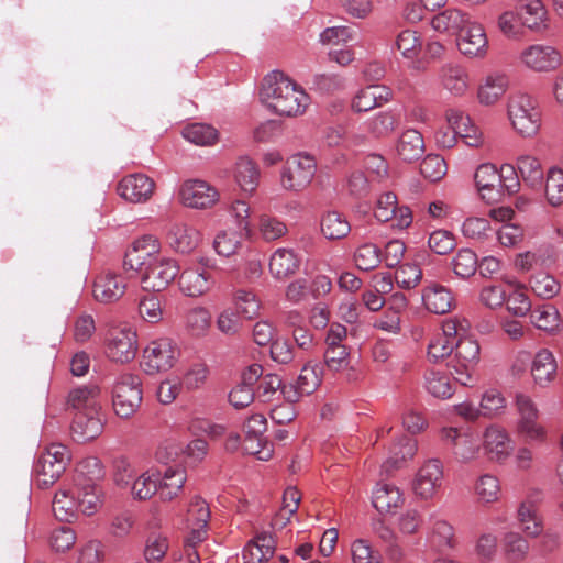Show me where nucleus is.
<instances>
[{
	"label": "nucleus",
	"instance_id": "obj_24",
	"mask_svg": "<svg viewBox=\"0 0 563 563\" xmlns=\"http://www.w3.org/2000/svg\"><path fill=\"white\" fill-rule=\"evenodd\" d=\"M103 430V421L99 412H76L70 427L71 437L78 443L97 439Z\"/></svg>",
	"mask_w": 563,
	"mask_h": 563
},
{
	"label": "nucleus",
	"instance_id": "obj_14",
	"mask_svg": "<svg viewBox=\"0 0 563 563\" xmlns=\"http://www.w3.org/2000/svg\"><path fill=\"white\" fill-rule=\"evenodd\" d=\"M179 201L191 209H210L220 198L218 190L200 179L186 180L179 188Z\"/></svg>",
	"mask_w": 563,
	"mask_h": 563
},
{
	"label": "nucleus",
	"instance_id": "obj_36",
	"mask_svg": "<svg viewBox=\"0 0 563 563\" xmlns=\"http://www.w3.org/2000/svg\"><path fill=\"white\" fill-rule=\"evenodd\" d=\"M275 551V540L272 534L260 533L251 540L242 552L244 563H263L269 560Z\"/></svg>",
	"mask_w": 563,
	"mask_h": 563
},
{
	"label": "nucleus",
	"instance_id": "obj_27",
	"mask_svg": "<svg viewBox=\"0 0 563 563\" xmlns=\"http://www.w3.org/2000/svg\"><path fill=\"white\" fill-rule=\"evenodd\" d=\"M159 474L158 496L163 501H169L176 498L183 490L187 478L186 470L179 465L167 466Z\"/></svg>",
	"mask_w": 563,
	"mask_h": 563
},
{
	"label": "nucleus",
	"instance_id": "obj_5",
	"mask_svg": "<svg viewBox=\"0 0 563 563\" xmlns=\"http://www.w3.org/2000/svg\"><path fill=\"white\" fill-rule=\"evenodd\" d=\"M508 117L514 129L525 137L537 134L541 125V113L536 101L526 93L509 97Z\"/></svg>",
	"mask_w": 563,
	"mask_h": 563
},
{
	"label": "nucleus",
	"instance_id": "obj_37",
	"mask_svg": "<svg viewBox=\"0 0 563 563\" xmlns=\"http://www.w3.org/2000/svg\"><path fill=\"white\" fill-rule=\"evenodd\" d=\"M441 85L454 96H463L468 89V74L460 65L445 64L440 70Z\"/></svg>",
	"mask_w": 563,
	"mask_h": 563
},
{
	"label": "nucleus",
	"instance_id": "obj_43",
	"mask_svg": "<svg viewBox=\"0 0 563 563\" xmlns=\"http://www.w3.org/2000/svg\"><path fill=\"white\" fill-rule=\"evenodd\" d=\"M429 542L438 552L455 549L457 539L453 526L445 520H435L431 528Z\"/></svg>",
	"mask_w": 563,
	"mask_h": 563
},
{
	"label": "nucleus",
	"instance_id": "obj_12",
	"mask_svg": "<svg viewBox=\"0 0 563 563\" xmlns=\"http://www.w3.org/2000/svg\"><path fill=\"white\" fill-rule=\"evenodd\" d=\"M441 438L459 463L468 464L479 456L481 444L471 433L450 427L441 430Z\"/></svg>",
	"mask_w": 563,
	"mask_h": 563
},
{
	"label": "nucleus",
	"instance_id": "obj_3",
	"mask_svg": "<svg viewBox=\"0 0 563 563\" xmlns=\"http://www.w3.org/2000/svg\"><path fill=\"white\" fill-rule=\"evenodd\" d=\"M134 272L141 273L143 290L159 292L179 274V265L176 260L168 257L147 258L142 263V268L129 269L128 277H132Z\"/></svg>",
	"mask_w": 563,
	"mask_h": 563
},
{
	"label": "nucleus",
	"instance_id": "obj_52",
	"mask_svg": "<svg viewBox=\"0 0 563 563\" xmlns=\"http://www.w3.org/2000/svg\"><path fill=\"white\" fill-rule=\"evenodd\" d=\"M424 387L435 398L446 399L454 394L450 377L439 371H427L424 374Z\"/></svg>",
	"mask_w": 563,
	"mask_h": 563
},
{
	"label": "nucleus",
	"instance_id": "obj_45",
	"mask_svg": "<svg viewBox=\"0 0 563 563\" xmlns=\"http://www.w3.org/2000/svg\"><path fill=\"white\" fill-rule=\"evenodd\" d=\"M322 376L323 365L319 362H308L298 377L296 395L312 394L320 386Z\"/></svg>",
	"mask_w": 563,
	"mask_h": 563
},
{
	"label": "nucleus",
	"instance_id": "obj_17",
	"mask_svg": "<svg viewBox=\"0 0 563 563\" xmlns=\"http://www.w3.org/2000/svg\"><path fill=\"white\" fill-rule=\"evenodd\" d=\"M459 51L471 58H483L488 52V38L484 26L473 21L457 34Z\"/></svg>",
	"mask_w": 563,
	"mask_h": 563
},
{
	"label": "nucleus",
	"instance_id": "obj_18",
	"mask_svg": "<svg viewBox=\"0 0 563 563\" xmlns=\"http://www.w3.org/2000/svg\"><path fill=\"white\" fill-rule=\"evenodd\" d=\"M442 481L443 465L441 461L429 460L419 468L413 482V490L420 498L430 499L440 489Z\"/></svg>",
	"mask_w": 563,
	"mask_h": 563
},
{
	"label": "nucleus",
	"instance_id": "obj_21",
	"mask_svg": "<svg viewBox=\"0 0 563 563\" xmlns=\"http://www.w3.org/2000/svg\"><path fill=\"white\" fill-rule=\"evenodd\" d=\"M154 181L144 174L125 176L118 184V194L126 201L137 203L148 200L154 191Z\"/></svg>",
	"mask_w": 563,
	"mask_h": 563
},
{
	"label": "nucleus",
	"instance_id": "obj_57",
	"mask_svg": "<svg viewBox=\"0 0 563 563\" xmlns=\"http://www.w3.org/2000/svg\"><path fill=\"white\" fill-rule=\"evenodd\" d=\"M518 520L522 530L530 537H538L542 531V521L537 516L534 506L530 499L521 503L518 509Z\"/></svg>",
	"mask_w": 563,
	"mask_h": 563
},
{
	"label": "nucleus",
	"instance_id": "obj_32",
	"mask_svg": "<svg viewBox=\"0 0 563 563\" xmlns=\"http://www.w3.org/2000/svg\"><path fill=\"white\" fill-rule=\"evenodd\" d=\"M424 307L437 314H444L451 311L454 306V298L451 291L437 283H430L422 291Z\"/></svg>",
	"mask_w": 563,
	"mask_h": 563
},
{
	"label": "nucleus",
	"instance_id": "obj_31",
	"mask_svg": "<svg viewBox=\"0 0 563 563\" xmlns=\"http://www.w3.org/2000/svg\"><path fill=\"white\" fill-rule=\"evenodd\" d=\"M210 518V510L205 500L195 497L188 508L187 521L190 528L189 540L201 542L207 534V525Z\"/></svg>",
	"mask_w": 563,
	"mask_h": 563
},
{
	"label": "nucleus",
	"instance_id": "obj_53",
	"mask_svg": "<svg viewBox=\"0 0 563 563\" xmlns=\"http://www.w3.org/2000/svg\"><path fill=\"white\" fill-rule=\"evenodd\" d=\"M257 229L261 238L265 242H274L288 232V228L284 221L275 216L263 213L258 217Z\"/></svg>",
	"mask_w": 563,
	"mask_h": 563
},
{
	"label": "nucleus",
	"instance_id": "obj_61",
	"mask_svg": "<svg viewBox=\"0 0 563 563\" xmlns=\"http://www.w3.org/2000/svg\"><path fill=\"white\" fill-rule=\"evenodd\" d=\"M354 261L360 269L371 271L379 265L383 261V256L377 245L364 243L355 251Z\"/></svg>",
	"mask_w": 563,
	"mask_h": 563
},
{
	"label": "nucleus",
	"instance_id": "obj_33",
	"mask_svg": "<svg viewBox=\"0 0 563 563\" xmlns=\"http://www.w3.org/2000/svg\"><path fill=\"white\" fill-rule=\"evenodd\" d=\"M483 445L486 455L492 461L506 459L512 450L506 431L496 426L486 429Z\"/></svg>",
	"mask_w": 563,
	"mask_h": 563
},
{
	"label": "nucleus",
	"instance_id": "obj_29",
	"mask_svg": "<svg viewBox=\"0 0 563 563\" xmlns=\"http://www.w3.org/2000/svg\"><path fill=\"white\" fill-rule=\"evenodd\" d=\"M445 117L449 125L455 130L457 136L463 139L467 146L478 147L482 144L483 140L481 131L463 111L449 109Z\"/></svg>",
	"mask_w": 563,
	"mask_h": 563
},
{
	"label": "nucleus",
	"instance_id": "obj_22",
	"mask_svg": "<svg viewBox=\"0 0 563 563\" xmlns=\"http://www.w3.org/2000/svg\"><path fill=\"white\" fill-rule=\"evenodd\" d=\"M501 176L494 164H481L474 174L476 188L483 200L497 201L501 197Z\"/></svg>",
	"mask_w": 563,
	"mask_h": 563
},
{
	"label": "nucleus",
	"instance_id": "obj_62",
	"mask_svg": "<svg viewBox=\"0 0 563 563\" xmlns=\"http://www.w3.org/2000/svg\"><path fill=\"white\" fill-rule=\"evenodd\" d=\"M211 323L210 312L202 307L189 310L186 314V329L194 336H202L207 333Z\"/></svg>",
	"mask_w": 563,
	"mask_h": 563
},
{
	"label": "nucleus",
	"instance_id": "obj_35",
	"mask_svg": "<svg viewBox=\"0 0 563 563\" xmlns=\"http://www.w3.org/2000/svg\"><path fill=\"white\" fill-rule=\"evenodd\" d=\"M520 19L531 31L541 32L548 29V11L541 0H520Z\"/></svg>",
	"mask_w": 563,
	"mask_h": 563
},
{
	"label": "nucleus",
	"instance_id": "obj_64",
	"mask_svg": "<svg viewBox=\"0 0 563 563\" xmlns=\"http://www.w3.org/2000/svg\"><path fill=\"white\" fill-rule=\"evenodd\" d=\"M399 117L390 111L376 114L368 122V130L377 137L389 135L398 125Z\"/></svg>",
	"mask_w": 563,
	"mask_h": 563
},
{
	"label": "nucleus",
	"instance_id": "obj_38",
	"mask_svg": "<svg viewBox=\"0 0 563 563\" xmlns=\"http://www.w3.org/2000/svg\"><path fill=\"white\" fill-rule=\"evenodd\" d=\"M397 154L404 162H413L419 159L424 153V141L422 134L408 129L400 135L397 142Z\"/></svg>",
	"mask_w": 563,
	"mask_h": 563
},
{
	"label": "nucleus",
	"instance_id": "obj_48",
	"mask_svg": "<svg viewBox=\"0 0 563 563\" xmlns=\"http://www.w3.org/2000/svg\"><path fill=\"white\" fill-rule=\"evenodd\" d=\"M474 493L481 504H493L499 500L501 487L499 479L492 474L481 475L474 484Z\"/></svg>",
	"mask_w": 563,
	"mask_h": 563
},
{
	"label": "nucleus",
	"instance_id": "obj_20",
	"mask_svg": "<svg viewBox=\"0 0 563 563\" xmlns=\"http://www.w3.org/2000/svg\"><path fill=\"white\" fill-rule=\"evenodd\" d=\"M375 217L382 222L395 220V225L400 229L409 227L412 222L410 209L406 206H398L394 192H385L378 198Z\"/></svg>",
	"mask_w": 563,
	"mask_h": 563
},
{
	"label": "nucleus",
	"instance_id": "obj_4",
	"mask_svg": "<svg viewBox=\"0 0 563 563\" xmlns=\"http://www.w3.org/2000/svg\"><path fill=\"white\" fill-rule=\"evenodd\" d=\"M454 350V357L450 363L454 379L463 386H473L476 383L475 368L479 361L478 343L466 334L457 335Z\"/></svg>",
	"mask_w": 563,
	"mask_h": 563
},
{
	"label": "nucleus",
	"instance_id": "obj_63",
	"mask_svg": "<svg viewBox=\"0 0 563 563\" xmlns=\"http://www.w3.org/2000/svg\"><path fill=\"white\" fill-rule=\"evenodd\" d=\"M532 291L541 298L550 299L556 296L561 289L560 283L547 273H538L530 279Z\"/></svg>",
	"mask_w": 563,
	"mask_h": 563
},
{
	"label": "nucleus",
	"instance_id": "obj_10",
	"mask_svg": "<svg viewBox=\"0 0 563 563\" xmlns=\"http://www.w3.org/2000/svg\"><path fill=\"white\" fill-rule=\"evenodd\" d=\"M317 163L312 156L297 154L286 161L282 172V186L286 190L300 191L313 179Z\"/></svg>",
	"mask_w": 563,
	"mask_h": 563
},
{
	"label": "nucleus",
	"instance_id": "obj_42",
	"mask_svg": "<svg viewBox=\"0 0 563 563\" xmlns=\"http://www.w3.org/2000/svg\"><path fill=\"white\" fill-rule=\"evenodd\" d=\"M472 20L470 15L459 9H446L432 19V26L439 32H454L459 34Z\"/></svg>",
	"mask_w": 563,
	"mask_h": 563
},
{
	"label": "nucleus",
	"instance_id": "obj_26",
	"mask_svg": "<svg viewBox=\"0 0 563 563\" xmlns=\"http://www.w3.org/2000/svg\"><path fill=\"white\" fill-rule=\"evenodd\" d=\"M161 249V243L157 238L153 235H144L133 243L132 250L125 254L123 262V269L129 273V269L142 268V263L147 258H157L155 256Z\"/></svg>",
	"mask_w": 563,
	"mask_h": 563
},
{
	"label": "nucleus",
	"instance_id": "obj_46",
	"mask_svg": "<svg viewBox=\"0 0 563 563\" xmlns=\"http://www.w3.org/2000/svg\"><path fill=\"white\" fill-rule=\"evenodd\" d=\"M78 508L90 516L102 505V489L96 483L78 482Z\"/></svg>",
	"mask_w": 563,
	"mask_h": 563
},
{
	"label": "nucleus",
	"instance_id": "obj_8",
	"mask_svg": "<svg viewBox=\"0 0 563 563\" xmlns=\"http://www.w3.org/2000/svg\"><path fill=\"white\" fill-rule=\"evenodd\" d=\"M468 328L470 323L465 319L444 320L441 331L434 333L428 343V360L438 363L450 356L454 350L457 335L467 334Z\"/></svg>",
	"mask_w": 563,
	"mask_h": 563
},
{
	"label": "nucleus",
	"instance_id": "obj_25",
	"mask_svg": "<svg viewBox=\"0 0 563 563\" xmlns=\"http://www.w3.org/2000/svg\"><path fill=\"white\" fill-rule=\"evenodd\" d=\"M393 97L390 88L383 85H369L360 89L352 99L354 112H367L374 108L382 107Z\"/></svg>",
	"mask_w": 563,
	"mask_h": 563
},
{
	"label": "nucleus",
	"instance_id": "obj_41",
	"mask_svg": "<svg viewBox=\"0 0 563 563\" xmlns=\"http://www.w3.org/2000/svg\"><path fill=\"white\" fill-rule=\"evenodd\" d=\"M508 77L504 74L488 75L478 89V101L485 106L496 103L508 88Z\"/></svg>",
	"mask_w": 563,
	"mask_h": 563
},
{
	"label": "nucleus",
	"instance_id": "obj_39",
	"mask_svg": "<svg viewBox=\"0 0 563 563\" xmlns=\"http://www.w3.org/2000/svg\"><path fill=\"white\" fill-rule=\"evenodd\" d=\"M515 168L523 183L530 188H539L544 178L540 159L531 154H521L517 157Z\"/></svg>",
	"mask_w": 563,
	"mask_h": 563
},
{
	"label": "nucleus",
	"instance_id": "obj_60",
	"mask_svg": "<svg viewBox=\"0 0 563 563\" xmlns=\"http://www.w3.org/2000/svg\"><path fill=\"white\" fill-rule=\"evenodd\" d=\"M531 318L538 329L553 332L560 325V314L552 305H542L532 311Z\"/></svg>",
	"mask_w": 563,
	"mask_h": 563
},
{
	"label": "nucleus",
	"instance_id": "obj_56",
	"mask_svg": "<svg viewBox=\"0 0 563 563\" xmlns=\"http://www.w3.org/2000/svg\"><path fill=\"white\" fill-rule=\"evenodd\" d=\"M452 269L461 278L473 276L478 267V258L475 252L470 249L460 250L452 260Z\"/></svg>",
	"mask_w": 563,
	"mask_h": 563
},
{
	"label": "nucleus",
	"instance_id": "obj_50",
	"mask_svg": "<svg viewBox=\"0 0 563 563\" xmlns=\"http://www.w3.org/2000/svg\"><path fill=\"white\" fill-rule=\"evenodd\" d=\"M243 238H246L244 231L230 228L216 235L213 247L219 255L230 256L241 247Z\"/></svg>",
	"mask_w": 563,
	"mask_h": 563
},
{
	"label": "nucleus",
	"instance_id": "obj_55",
	"mask_svg": "<svg viewBox=\"0 0 563 563\" xmlns=\"http://www.w3.org/2000/svg\"><path fill=\"white\" fill-rule=\"evenodd\" d=\"M159 474L157 472L146 471L142 473L131 487L133 498L139 500L150 499L154 494H158Z\"/></svg>",
	"mask_w": 563,
	"mask_h": 563
},
{
	"label": "nucleus",
	"instance_id": "obj_6",
	"mask_svg": "<svg viewBox=\"0 0 563 563\" xmlns=\"http://www.w3.org/2000/svg\"><path fill=\"white\" fill-rule=\"evenodd\" d=\"M515 406L519 416L516 427L518 435L526 442H544L547 431L538 421L540 411L533 399L527 394L517 393Z\"/></svg>",
	"mask_w": 563,
	"mask_h": 563
},
{
	"label": "nucleus",
	"instance_id": "obj_11",
	"mask_svg": "<svg viewBox=\"0 0 563 563\" xmlns=\"http://www.w3.org/2000/svg\"><path fill=\"white\" fill-rule=\"evenodd\" d=\"M137 353V334L128 324H120L109 330L107 336V355L117 363H129Z\"/></svg>",
	"mask_w": 563,
	"mask_h": 563
},
{
	"label": "nucleus",
	"instance_id": "obj_58",
	"mask_svg": "<svg viewBox=\"0 0 563 563\" xmlns=\"http://www.w3.org/2000/svg\"><path fill=\"white\" fill-rule=\"evenodd\" d=\"M503 544L507 560L512 563L523 561L529 551L528 541L516 532L507 533L504 537Z\"/></svg>",
	"mask_w": 563,
	"mask_h": 563
},
{
	"label": "nucleus",
	"instance_id": "obj_51",
	"mask_svg": "<svg viewBox=\"0 0 563 563\" xmlns=\"http://www.w3.org/2000/svg\"><path fill=\"white\" fill-rule=\"evenodd\" d=\"M289 394L296 396V391L291 387L289 390L283 387L282 379L275 374H267L262 377L257 387V398L262 402H269L276 399L275 396L279 398L280 396L286 397Z\"/></svg>",
	"mask_w": 563,
	"mask_h": 563
},
{
	"label": "nucleus",
	"instance_id": "obj_49",
	"mask_svg": "<svg viewBox=\"0 0 563 563\" xmlns=\"http://www.w3.org/2000/svg\"><path fill=\"white\" fill-rule=\"evenodd\" d=\"M183 136L192 144L199 146L214 145L219 139V132L210 124L192 123L184 128Z\"/></svg>",
	"mask_w": 563,
	"mask_h": 563
},
{
	"label": "nucleus",
	"instance_id": "obj_40",
	"mask_svg": "<svg viewBox=\"0 0 563 563\" xmlns=\"http://www.w3.org/2000/svg\"><path fill=\"white\" fill-rule=\"evenodd\" d=\"M322 235L328 240H342L351 232L346 217L339 211H327L320 220Z\"/></svg>",
	"mask_w": 563,
	"mask_h": 563
},
{
	"label": "nucleus",
	"instance_id": "obj_9",
	"mask_svg": "<svg viewBox=\"0 0 563 563\" xmlns=\"http://www.w3.org/2000/svg\"><path fill=\"white\" fill-rule=\"evenodd\" d=\"M518 60L521 66L534 73H551L562 66L563 55L554 46L531 44L520 52Z\"/></svg>",
	"mask_w": 563,
	"mask_h": 563
},
{
	"label": "nucleus",
	"instance_id": "obj_15",
	"mask_svg": "<svg viewBox=\"0 0 563 563\" xmlns=\"http://www.w3.org/2000/svg\"><path fill=\"white\" fill-rule=\"evenodd\" d=\"M179 350L173 340L162 338L151 342L144 350L145 365L148 371H166L174 366Z\"/></svg>",
	"mask_w": 563,
	"mask_h": 563
},
{
	"label": "nucleus",
	"instance_id": "obj_44",
	"mask_svg": "<svg viewBox=\"0 0 563 563\" xmlns=\"http://www.w3.org/2000/svg\"><path fill=\"white\" fill-rule=\"evenodd\" d=\"M234 179L243 191L252 194L258 185L260 170L250 158L240 157L235 164Z\"/></svg>",
	"mask_w": 563,
	"mask_h": 563
},
{
	"label": "nucleus",
	"instance_id": "obj_34",
	"mask_svg": "<svg viewBox=\"0 0 563 563\" xmlns=\"http://www.w3.org/2000/svg\"><path fill=\"white\" fill-rule=\"evenodd\" d=\"M372 503L380 514H388L404 504V497L397 486L380 482L373 490Z\"/></svg>",
	"mask_w": 563,
	"mask_h": 563
},
{
	"label": "nucleus",
	"instance_id": "obj_19",
	"mask_svg": "<svg viewBox=\"0 0 563 563\" xmlns=\"http://www.w3.org/2000/svg\"><path fill=\"white\" fill-rule=\"evenodd\" d=\"M125 278L112 271L101 272L95 279L92 294L97 301L111 303L119 300L125 292Z\"/></svg>",
	"mask_w": 563,
	"mask_h": 563
},
{
	"label": "nucleus",
	"instance_id": "obj_2",
	"mask_svg": "<svg viewBox=\"0 0 563 563\" xmlns=\"http://www.w3.org/2000/svg\"><path fill=\"white\" fill-rule=\"evenodd\" d=\"M70 462L68 449L60 443H52L38 456L34 465L35 483L38 488L53 486Z\"/></svg>",
	"mask_w": 563,
	"mask_h": 563
},
{
	"label": "nucleus",
	"instance_id": "obj_1",
	"mask_svg": "<svg viewBox=\"0 0 563 563\" xmlns=\"http://www.w3.org/2000/svg\"><path fill=\"white\" fill-rule=\"evenodd\" d=\"M258 96L267 109L285 117L302 114L310 102L301 87L277 70L263 78Z\"/></svg>",
	"mask_w": 563,
	"mask_h": 563
},
{
	"label": "nucleus",
	"instance_id": "obj_47",
	"mask_svg": "<svg viewBox=\"0 0 563 563\" xmlns=\"http://www.w3.org/2000/svg\"><path fill=\"white\" fill-rule=\"evenodd\" d=\"M350 352L346 346L327 347L324 353L325 366L335 373L343 371H351L347 373L349 380H356L357 375L354 373L353 367L350 365Z\"/></svg>",
	"mask_w": 563,
	"mask_h": 563
},
{
	"label": "nucleus",
	"instance_id": "obj_13",
	"mask_svg": "<svg viewBox=\"0 0 563 563\" xmlns=\"http://www.w3.org/2000/svg\"><path fill=\"white\" fill-rule=\"evenodd\" d=\"M216 284L212 268L206 262L185 268L179 273V290L188 297H200L207 294Z\"/></svg>",
	"mask_w": 563,
	"mask_h": 563
},
{
	"label": "nucleus",
	"instance_id": "obj_23",
	"mask_svg": "<svg viewBox=\"0 0 563 563\" xmlns=\"http://www.w3.org/2000/svg\"><path fill=\"white\" fill-rule=\"evenodd\" d=\"M530 373L539 388H548L556 378L558 363L551 351L539 350L532 358Z\"/></svg>",
	"mask_w": 563,
	"mask_h": 563
},
{
	"label": "nucleus",
	"instance_id": "obj_28",
	"mask_svg": "<svg viewBox=\"0 0 563 563\" xmlns=\"http://www.w3.org/2000/svg\"><path fill=\"white\" fill-rule=\"evenodd\" d=\"M299 267L300 258L291 249L279 247L269 258V273L278 280H285L291 277L297 273Z\"/></svg>",
	"mask_w": 563,
	"mask_h": 563
},
{
	"label": "nucleus",
	"instance_id": "obj_30",
	"mask_svg": "<svg viewBox=\"0 0 563 563\" xmlns=\"http://www.w3.org/2000/svg\"><path fill=\"white\" fill-rule=\"evenodd\" d=\"M68 405L76 412H99L101 409V390L97 385L77 387L69 393Z\"/></svg>",
	"mask_w": 563,
	"mask_h": 563
},
{
	"label": "nucleus",
	"instance_id": "obj_59",
	"mask_svg": "<svg viewBox=\"0 0 563 563\" xmlns=\"http://www.w3.org/2000/svg\"><path fill=\"white\" fill-rule=\"evenodd\" d=\"M54 516L59 521H70L78 509L77 499L69 495L68 490H59L52 503Z\"/></svg>",
	"mask_w": 563,
	"mask_h": 563
},
{
	"label": "nucleus",
	"instance_id": "obj_7",
	"mask_svg": "<svg viewBox=\"0 0 563 563\" xmlns=\"http://www.w3.org/2000/svg\"><path fill=\"white\" fill-rule=\"evenodd\" d=\"M142 383L137 375L125 373L120 375L112 388V405L121 418H130L141 405Z\"/></svg>",
	"mask_w": 563,
	"mask_h": 563
},
{
	"label": "nucleus",
	"instance_id": "obj_16",
	"mask_svg": "<svg viewBox=\"0 0 563 563\" xmlns=\"http://www.w3.org/2000/svg\"><path fill=\"white\" fill-rule=\"evenodd\" d=\"M166 243L179 254H190L201 242V233L194 225L176 221L166 229Z\"/></svg>",
	"mask_w": 563,
	"mask_h": 563
},
{
	"label": "nucleus",
	"instance_id": "obj_54",
	"mask_svg": "<svg viewBox=\"0 0 563 563\" xmlns=\"http://www.w3.org/2000/svg\"><path fill=\"white\" fill-rule=\"evenodd\" d=\"M545 197L552 207H559L563 203V169L552 166L547 172Z\"/></svg>",
	"mask_w": 563,
	"mask_h": 563
}]
</instances>
